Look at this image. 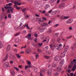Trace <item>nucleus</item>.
<instances>
[{
  "label": "nucleus",
  "mask_w": 76,
  "mask_h": 76,
  "mask_svg": "<svg viewBox=\"0 0 76 76\" xmlns=\"http://www.w3.org/2000/svg\"><path fill=\"white\" fill-rule=\"evenodd\" d=\"M71 64H74V65L73 66V68H72V70L74 72L76 69V59H74L71 62Z\"/></svg>",
  "instance_id": "f257e3e1"
},
{
  "label": "nucleus",
  "mask_w": 76,
  "mask_h": 76,
  "mask_svg": "<svg viewBox=\"0 0 76 76\" xmlns=\"http://www.w3.org/2000/svg\"><path fill=\"white\" fill-rule=\"evenodd\" d=\"M25 27H26V28H27V29H30V28L28 26V24H24L23 25V26H21L20 28V30H22V29H24L25 28Z\"/></svg>",
  "instance_id": "f03ea898"
},
{
  "label": "nucleus",
  "mask_w": 76,
  "mask_h": 76,
  "mask_svg": "<svg viewBox=\"0 0 76 76\" xmlns=\"http://www.w3.org/2000/svg\"><path fill=\"white\" fill-rule=\"evenodd\" d=\"M65 6V4L64 3H63L61 4H60L58 5V7L60 9H62L63 7Z\"/></svg>",
  "instance_id": "7ed1b4c3"
},
{
  "label": "nucleus",
  "mask_w": 76,
  "mask_h": 76,
  "mask_svg": "<svg viewBox=\"0 0 76 76\" xmlns=\"http://www.w3.org/2000/svg\"><path fill=\"white\" fill-rule=\"evenodd\" d=\"M9 66V63L8 62H5L4 65V67L5 68H6V67H8Z\"/></svg>",
  "instance_id": "20e7f679"
},
{
  "label": "nucleus",
  "mask_w": 76,
  "mask_h": 76,
  "mask_svg": "<svg viewBox=\"0 0 76 76\" xmlns=\"http://www.w3.org/2000/svg\"><path fill=\"white\" fill-rule=\"evenodd\" d=\"M52 73V69H49L48 71V76H51Z\"/></svg>",
  "instance_id": "39448f33"
},
{
  "label": "nucleus",
  "mask_w": 76,
  "mask_h": 76,
  "mask_svg": "<svg viewBox=\"0 0 76 76\" xmlns=\"http://www.w3.org/2000/svg\"><path fill=\"white\" fill-rule=\"evenodd\" d=\"M64 63V60L62 59L61 61L60 62V66H61L63 65V64Z\"/></svg>",
  "instance_id": "423d86ee"
},
{
  "label": "nucleus",
  "mask_w": 76,
  "mask_h": 76,
  "mask_svg": "<svg viewBox=\"0 0 76 76\" xmlns=\"http://www.w3.org/2000/svg\"><path fill=\"white\" fill-rule=\"evenodd\" d=\"M61 46H62V45L61 44L59 45V46H56V50H60V47H61Z\"/></svg>",
  "instance_id": "0eeeda50"
},
{
  "label": "nucleus",
  "mask_w": 76,
  "mask_h": 76,
  "mask_svg": "<svg viewBox=\"0 0 76 76\" xmlns=\"http://www.w3.org/2000/svg\"><path fill=\"white\" fill-rule=\"evenodd\" d=\"M73 22L72 20L69 19L66 21V23L67 24L71 23Z\"/></svg>",
  "instance_id": "6e6552de"
},
{
  "label": "nucleus",
  "mask_w": 76,
  "mask_h": 76,
  "mask_svg": "<svg viewBox=\"0 0 76 76\" xmlns=\"http://www.w3.org/2000/svg\"><path fill=\"white\" fill-rule=\"evenodd\" d=\"M26 37L28 39H31V34H28V36H26Z\"/></svg>",
  "instance_id": "1a4fd4ad"
},
{
  "label": "nucleus",
  "mask_w": 76,
  "mask_h": 76,
  "mask_svg": "<svg viewBox=\"0 0 76 76\" xmlns=\"http://www.w3.org/2000/svg\"><path fill=\"white\" fill-rule=\"evenodd\" d=\"M55 59L56 61H59L60 60V58L58 56H56L55 58Z\"/></svg>",
  "instance_id": "9d476101"
},
{
  "label": "nucleus",
  "mask_w": 76,
  "mask_h": 76,
  "mask_svg": "<svg viewBox=\"0 0 76 76\" xmlns=\"http://www.w3.org/2000/svg\"><path fill=\"white\" fill-rule=\"evenodd\" d=\"M46 39H44L43 41V42H46L47 40H48V42L49 41V39H50V38L48 37H47L46 38Z\"/></svg>",
  "instance_id": "9b49d317"
},
{
  "label": "nucleus",
  "mask_w": 76,
  "mask_h": 76,
  "mask_svg": "<svg viewBox=\"0 0 76 76\" xmlns=\"http://www.w3.org/2000/svg\"><path fill=\"white\" fill-rule=\"evenodd\" d=\"M10 50V45H9L7 46V51H9Z\"/></svg>",
  "instance_id": "f8f14e48"
},
{
  "label": "nucleus",
  "mask_w": 76,
  "mask_h": 76,
  "mask_svg": "<svg viewBox=\"0 0 76 76\" xmlns=\"http://www.w3.org/2000/svg\"><path fill=\"white\" fill-rule=\"evenodd\" d=\"M66 54V52H63L61 54V57H64L65 56V54Z\"/></svg>",
  "instance_id": "ddd939ff"
},
{
  "label": "nucleus",
  "mask_w": 76,
  "mask_h": 76,
  "mask_svg": "<svg viewBox=\"0 0 76 76\" xmlns=\"http://www.w3.org/2000/svg\"><path fill=\"white\" fill-rule=\"evenodd\" d=\"M1 25H0V27L1 28H2V27H4V26L5 25V23L2 22V23H1Z\"/></svg>",
  "instance_id": "4468645a"
},
{
  "label": "nucleus",
  "mask_w": 76,
  "mask_h": 76,
  "mask_svg": "<svg viewBox=\"0 0 76 76\" xmlns=\"http://www.w3.org/2000/svg\"><path fill=\"white\" fill-rule=\"evenodd\" d=\"M10 73L12 75H15V71H13V70H12V71H10Z\"/></svg>",
  "instance_id": "2eb2a0df"
},
{
  "label": "nucleus",
  "mask_w": 76,
  "mask_h": 76,
  "mask_svg": "<svg viewBox=\"0 0 76 76\" xmlns=\"http://www.w3.org/2000/svg\"><path fill=\"white\" fill-rule=\"evenodd\" d=\"M48 26V24L46 23H43L42 24V26Z\"/></svg>",
  "instance_id": "dca6fc26"
},
{
  "label": "nucleus",
  "mask_w": 76,
  "mask_h": 76,
  "mask_svg": "<svg viewBox=\"0 0 76 76\" xmlns=\"http://www.w3.org/2000/svg\"><path fill=\"white\" fill-rule=\"evenodd\" d=\"M61 66H59L57 68V71H58V72H60V71H61Z\"/></svg>",
  "instance_id": "f3484780"
},
{
  "label": "nucleus",
  "mask_w": 76,
  "mask_h": 76,
  "mask_svg": "<svg viewBox=\"0 0 76 76\" xmlns=\"http://www.w3.org/2000/svg\"><path fill=\"white\" fill-rule=\"evenodd\" d=\"M3 33L2 32H0V38H3Z\"/></svg>",
  "instance_id": "a211bd4d"
},
{
  "label": "nucleus",
  "mask_w": 76,
  "mask_h": 76,
  "mask_svg": "<svg viewBox=\"0 0 76 76\" xmlns=\"http://www.w3.org/2000/svg\"><path fill=\"white\" fill-rule=\"evenodd\" d=\"M21 40L18 39H17L15 40V42L16 43H18L19 42H20Z\"/></svg>",
  "instance_id": "6ab92c4d"
},
{
  "label": "nucleus",
  "mask_w": 76,
  "mask_h": 76,
  "mask_svg": "<svg viewBox=\"0 0 76 76\" xmlns=\"http://www.w3.org/2000/svg\"><path fill=\"white\" fill-rule=\"evenodd\" d=\"M50 5L49 4H47L46 5V6L45 7V9H48L49 7H50Z\"/></svg>",
  "instance_id": "aec40b11"
},
{
  "label": "nucleus",
  "mask_w": 76,
  "mask_h": 76,
  "mask_svg": "<svg viewBox=\"0 0 76 76\" xmlns=\"http://www.w3.org/2000/svg\"><path fill=\"white\" fill-rule=\"evenodd\" d=\"M15 55L17 56V58H20L21 57V56L20 55H19V54H15Z\"/></svg>",
  "instance_id": "412c9836"
},
{
  "label": "nucleus",
  "mask_w": 76,
  "mask_h": 76,
  "mask_svg": "<svg viewBox=\"0 0 76 76\" xmlns=\"http://www.w3.org/2000/svg\"><path fill=\"white\" fill-rule=\"evenodd\" d=\"M46 53L48 55H50V54H51V52L50 50H49L48 52H46Z\"/></svg>",
  "instance_id": "4be33fe9"
},
{
  "label": "nucleus",
  "mask_w": 76,
  "mask_h": 76,
  "mask_svg": "<svg viewBox=\"0 0 76 76\" xmlns=\"http://www.w3.org/2000/svg\"><path fill=\"white\" fill-rule=\"evenodd\" d=\"M26 63L28 64H31V61H29L28 60H27L26 61Z\"/></svg>",
  "instance_id": "5701e85b"
},
{
  "label": "nucleus",
  "mask_w": 76,
  "mask_h": 76,
  "mask_svg": "<svg viewBox=\"0 0 76 76\" xmlns=\"http://www.w3.org/2000/svg\"><path fill=\"white\" fill-rule=\"evenodd\" d=\"M48 46H46L44 48V50L45 51L47 52V50H48Z\"/></svg>",
  "instance_id": "b1692460"
},
{
  "label": "nucleus",
  "mask_w": 76,
  "mask_h": 76,
  "mask_svg": "<svg viewBox=\"0 0 76 76\" xmlns=\"http://www.w3.org/2000/svg\"><path fill=\"white\" fill-rule=\"evenodd\" d=\"M49 46H50V48H51V50H54V48L52 49V48H53V44L51 43V44L49 45Z\"/></svg>",
  "instance_id": "393cba45"
},
{
  "label": "nucleus",
  "mask_w": 76,
  "mask_h": 76,
  "mask_svg": "<svg viewBox=\"0 0 76 76\" xmlns=\"http://www.w3.org/2000/svg\"><path fill=\"white\" fill-rule=\"evenodd\" d=\"M5 9H10V8H12V7L9 6V7H6L5 6Z\"/></svg>",
  "instance_id": "a878e982"
},
{
  "label": "nucleus",
  "mask_w": 76,
  "mask_h": 76,
  "mask_svg": "<svg viewBox=\"0 0 76 76\" xmlns=\"http://www.w3.org/2000/svg\"><path fill=\"white\" fill-rule=\"evenodd\" d=\"M30 51H31V50H30L29 49H28L26 51V53L27 54H29V52H30Z\"/></svg>",
  "instance_id": "bb28decb"
},
{
  "label": "nucleus",
  "mask_w": 76,
  "mask_h": 76,
  "mask_svg": "<svg viewBox=\"0 0 76 76\" xmlns=\"http://www.w3.org/2000/svg\"><path fill=\"white\" fill-rule=\"evenodd\" d=\"M61 41V39H60V38H58L57 39L56 41L57 42H60V41Z\"/></svg>",
  "instance_id": "cd10ccee"
},
{
  "label": "nucleus",
  "mask_w": 76,
  "mask_h": 76,
  "mask_svg": "<svg viewBox=\"0 0 76 76\" xmlns=\"http://www.w3.org/2000/svg\"><path fill=\"white\" fill-rule=\"evenodd\" d=\"M56 1H57V0H50V3H54V2H55Z\"/></svg>",
  "instance_id": "c85d7f7f"
},
{
  "label": "nucleus",
  "mask_w": 76,
  "mask_h": 76,
  "mask_svg": "<svg viewBox=\"0 0 76 76\" xmlns=\"http://www.w3.org/2000/svg\"><path fill=\"white\" fill-rule=\"evenodd\" d=\"M56 66V63L54 62L53 63V67H55V66Z\"/></svg>",
  "instance_id": "c756f323"
},
{
  "label": "nucleus",
  "mask_w": 76,
  "mask_h": 76,
  "mask_svg": "<svg viewBox=\"0 0 76 76\" xmlns=\"http://www.w3.org/2000/svg\"><path fill=\"white\" fill-rule=\"evenodd\" d=\"M52 32V29H49L48 31V33H51Z\"/></svg>",
  "instance_id": "7c9ffc66"
},
{
  "label": "nucleus",
  "mask_w": 76,
  "mask_h": 76,
  "mask_svg": "<svg viewBox=\"0 0 76 76\" xmlns=\"http://www.w3.org/2000/svg\"><path fill=\"white\" fill-rule=\"evenodd\" d=\"M12 8H10V9H10V10H11V13H13V11L14 10V9L13 8H12Z\"/></svg>",
  "instance_id": "2f4dec72"
},
{
  "label": "nucleus",
  "mask_w": 76,
  "mask_h": 76,
  "mask_svg": "<svg viewBox=\"0 0 76 76\" xmlns=\"http://www.w3.org/2000/svg\"><path fill=\"white\" fill-rule=\"evenodd\" d=\"M36 59H37L39 57V55L38 54H36L35 55Z\"/></svg>",
  "instance_id": "473e14b6"
},
{
  "label": "nucleus",
  "mask_w": 76,
  "mask_h": 76,
  "mask_svg": "<svg viewBox=\"0 0 76 76\" xmlns=\"http://www.w3.org/2000/svg\"><path fill=\"white\" fill-rule=\"evenodd\" d=\"M14 69H15V70H16L17 71H19V69H18V68L15 67H14Z\"/></svg>",
  "instance_id": "72a5a7b5"
},
{
  "label": "nucleus",
  "mask_w": 76,
  "mask_h": 76,
  "mask_svg": "<svg viewBox=\"0 0 76 76\" xmlns=\"http://www.w3.org/2000/svg\"><path fill=\"white\" fill-rule=\"evenodd\" d=\"M14 29L16 30V31H18L19 30V27H15L14 28Z\"/></svg>",
  "instance_id": "f704fd0d"
},
{
  "label": "nucleus",
  "mask_w": 76,
  "mask_h": 76,
  "mask_svg": "<svg viewBox=\"0 0 76 76\" xmlns=\"http://www.w3.org/2000/svg\"><path fill=\"white\" fill-rule=\"evenodd\" d=\"M8 17L9 18H12V15H11V14H9L8 15Z\"/></svg>",
  "instance_id": "c9c22d12"
},
{
  "label": "nucleus",
  "mask_w": 76,
  "mask_h": 76,
  "mask_svg": "<svg viewBox=\"0 0 76 76\" xmlns=\"http://www.w3.org/2000/svg\"><path fill=\"white\" fill-rule=\"evenodd\" d=\"M2 47H3V44L0 42V48H2Z\"/></svg>",
  "instance_id": "e433bc0d"
},
{
  "label": "nucleus",
  "mask_w": 76,
  "mask_h": 76,
  "mask_svg": "<svg viewBox=\"0 0 76 76\" xmlns=\"http://www.w3.org/2000/svg\"><path fill=\"white\" fill-rule=\"evenodd\" d=\"M39 23L40 24H41L42 23V21L41 20H39Z\"/></svg>",
  "instance_id": "4c0bfd02"
},
{
  "label": "nucleus",
  "mask_w": 76,
  "mask_h": 76,
  "mask_svg": "<svg viewBox=\"0 0 76 76\" xmlns=\"http://www.w3.org/2000/svg\"><path fill=\"white\" fill-rule=\"evenodd\" d=\"M19 34H20V33H18L15 34L14 36H15V37H16V36H18V35H19Z\"/></svg>",
  "instance_id": "58836bf2"
},
{
  "label": "nucleus",
  "mask_w": 76,
  "mask_h": 76,
  "mask_svg": "<svg viewBox=\"0 0 76 76\" xmlns=\"http://www.w3.org/2000/svg\"><path fill=\"white\" fill-rule=\"evenodd\" d=\"M26 10V8H24L22 10V11L23 12H25V11Z\"/></svg>",
  "instance_id": "ea45409f"
},
{
  "label": "nucleus",
  "mask_w": 76,
  "mask_h": 76,
  "mask_svg": "<svg viewBox=\"0 0 76 76\" xmlns=\"http://www.w3.org/2000/svg\"><path fill=\"white\" fill-rule=\"evenodd\" d=\"M72 36H69L68 37H66V38L68 39H69V38H72Z\"/></svg>",
  "instance_id": "a19ab883"
},
{
  "label": "nucleus",
  "mask_w": 76,
  "mask_h": 76,
  "mask_svg": "<svg viewBox=\"0 0 76 76\" xmlns=\"http://www.w3.org/2000/svg\"><path fill=\"white\" fill-rule=\"evenodd\" d=\"M37 70H38V69H37L36 68H34V71L36 73H37Z\"/></svg>",
  "instance_id": "79ce46f5"
},
{
  "label": "nucleus",
  "mask_w": 76,
  "mask_h": 76,
  "mask_svg": "<svg viewBox=\"0 0 76 76\" xmlns=\"http://www.w3.org/2000/svg\"><path fill=\"white\" fill-rule=\"evenodd\" d=\"M73 46L74 48H76V43H75L74 44H73Z\"/></svg>",
  "instance_id": "37998d69"
},
{
  "label": "nucleus",
  "mask_w": 76,
  "mask_h": 76,
  "mask_svg": "<svg viewBox=\"0 0 76 76\" xmlns=\"http://www.w3.org/2000/svg\"><path fill=\"white\" fill-rule=\"evenodd\" d=\"M27 66L28 67V68H31V67H32V66L30 65H28Z\"/></svg>",
  "instance_id": "c03bdc74"
},
{
  "label": "nucleus",
  "mask_w": 76,
  "mask_h": 76,
  "mask_svg": "<svg viewBox=\"0 0 76 76\" xmlns=\"http://www.w3.org/2000/svg\"><path fill=\"white\" fill-rule=\"evenodd\" d=\"M54 74H55V76H58V72H57L56 73Z\"/></svg>",
  "instance_id": "a18cd8bd"
},
{
  "label": "nucleus",
  "mask_w": 76,
  "mask_h": 76,
  "mask_svg": "<svg viewBox=\"0 0 76 76\" xmlns=\"http://www.w3.org/2000/svg\"><path fill=\"white\" fill-rule=\"evenodd\" d=\"M34 36L36 38H37L38 37V34H34Z\"/></svg>",
  "instance_id": "49530a36"
},
{
  "label": "nucleus",
  "mask_w": 76,
  "mask_h": 76,
  "mask_svg": "<svg viewBox=\"0 0 76 76\" xmlns=\"http://www.w3.org/2000/svg\"><path fill=\"white\" fill-rule=\"evenodd\" d=\"M7 12L9 13H10V10L8 9L7 10Z\"/></svg>",
  "instance_id": "de8ad7c7"
},
{
  "label": "nucleus",
  "mask_w": 76,
  "mask_h": 76,
  "mask_svg": "<svg viewBox=\"0 0 76 76\" xmlns=\"http://www.w3.org/2000/svg\"><path fill=\"white\" fill-rule=\"evenodd\" d=\"M45 58H50V57L47 56H45Z\"/></svg>",
  "instance_id": "09e8293b"
},
{
  "label": "nucleus",
  "mask_w": 76,
  "mask_h": 76,
  "mask_svg": "<svg viewBox=\"0 0 76 76\" xmlns=\"http://www.w3.org/2000/svg\"><path fill=\"white\" fill-rule=\"evenodd\" d=\"M45 69H43L42 70V72L43 73H45Z\"/></svg>",
  "instance_id": "8fccbe9b"
},
{
  "label": "nucleus",
  "mask_w": 76,
  "mask_h": 76,
  "mask_svg": "<svg viewBox=\"0 0 76 76\" xmlns=\"http://www.w3.org/2000/svg\"><path fill=\"white\" fill-rule=\"evenodd\" d=\"M42 44H43V43H39V46H42Z\"/></svg>",
  "instance_id": "3c124183"
},
{
  "label": "nucleus",
  "mask_w": 76,
  "mask_h": 76,
  "mask_svg": "<svg viewBox=\"0 0 76 76\" xmlns=\"http://www.w3.org/2000/svg\"><path fill=\"white\" fill-rule=\"evenodd\" d=\"M52 42L53 43H55V42H56V40L55 39H53L52 40Z\"/></svg>",
  "instance_id": "603ef678"
},
{
  "label": "nucleus",
  "mask_w": 76,
  "mask_h": 76,
  "mask_svg": "<svg viewBox=\"0 0 76 76\" xmlns=\"http://www.w3.org/2000/svg\"><path fill=\"white\" fill-rule=\"evenodd\" d=\"M7 60V58H5L3 59V60L4 61H6V60Z\"/></svg>",
  "instance_id": "864d4df0"
},
{
  "label": "nucleus",
  "mask_w": 76,
  "mask_h": 76,
  "mask_svg": "<svg viewBox=\"0 0 76 76\" xmlns=\"http://www.w3.org/2000/svg\"><path fill=\"white\" fill-rule=\"evenodd\" d=\"M68 49H66V48H65V49H64V52H65V53H66V51H67V50Z\"/></svg>",
  "instance_id": "5fc2aeb1"
},
{
  "label": "nucleus",
  "mask_w": 76,
  "mask_h": 76,
  "mask_svg": "<svg viewBox=\"0 0 76 76\" xmlns=\"http://www.w3.org/2000/svg\"><path fill=\"white\" fill-rule=\"evenodd\" d=\"M16 8H17V10H20V8L19 7H16Z\"/></svg>",
  "instance_id": "6e6d98bb"
},
{
  "label": "nucleus",
  "mask_w": 76,
  "mask_h": 76,
  "mask_svg": "<svg viewBox=\"0 0 76 76\" xmlns=\"http://www.w3.org/2000/svg\"><path fill=\"white\" fill-rule=\"evenodd\" d=\"M69 17H64V19H68Z\"/></svg>",
  "instance_id": "4d7b16f0"
},
{
  "label": "nucleus",
  "mask_w": 76,
  "mask_h": 76,
  "mask_svg": "<svg viewBox=\"0 0 76 76\" xmlns=\"http://www.w3.org/2000/svg\"><path fill=\"white\" fill-rule=\"evenodd\" d=\"M37 38H35L34 39V41L35 42H37Z\"/></svg>",
  "instance_id": "13d9d810"
},
{
  "label": "nucleus",
  "mask_w": 76,
  "mask_h": 76,
  "mask_svg": "<svg viewBox=\"0 0 76 76\" xmlns=\"http://www.w3.org/2000/svg\"><path fill=\"white\" fill-rule=\"evenodd\" d=\"M38 52H41V51H42V50H41V49H38Z\"/></svg>",
  "instance_id": "bf43d9fd"
},
{
  "label": "nucleus",
  "mask_w": 76,
  "mask_h": 76,
  "mask_svg": "<svg viewBox=\"0 0 76 76\" xmlns=\"http://www.w3.org/2000/svg\"><path fill=\"white\" fill-rule=\"evenodd\" d=\"M69 30H72L73 29V28H72V27H70L69 28Z\"/></svg>",
  "instance_id": "052dcab7"
},
{
  "label": "nucleus",
  "mask_w": 76,
  "mask_h": 76,
  "mask_svg": "<svg viewBox=\"0 0 76 76\" xmlns=\"http://www.w3.org/2000/svg\"><path fill=\"white\" fill-rule=\"evenodd\" d=\"M18 67L20 69H22V66H21V65H19L18 66Z\"/></svg>",
  "instance_id": "680f3d73"
},
{
  "label": "nucleus",
  "mask_w": 76,
  "mask_h": 76,
  "mask_svg": "<svg viewBox=\"0 0 76 76\" xmlns=\"http://www.w3.org/2000/svg\"><path fill=\"white\" fill-rule=\"evenodd\" d=\"M2 12H4L5 10H4V8L3 7H2Z\"/></svg>",
  "instance_id": "e2e57ef3"
},
{
  "label": "nucleus",
  "mask_w": 76,
  "mask_h": 76,
  "mask_svg": "<svg viewBox=\"0 0 76 76\" xmlns=\"http://www.w3.org/2000/svg\"><path fill=\"white\" fill-rule=\"evenodd\" d=\"M42 13L44 14V13H45V10H44L42 12Z\"/></svg>",
  "instance_id": "0e129e2a"
},
{
  "label": "nucleus",
  "mask_w": 76,
  "mask_h": 76,
  "mask_svg": "<svg viewBox=\"0 0 76 76\" xmlns=\"http://www.w3.org/2000/svg\"><path fill=\"white\" fill-rule=\"evenodd\" d=\"M58 33H57L55 34V35H56V36H58Z\"/></svg>",
  "instance_id": "69168bd1"
},
{
  "label": "nucleus",
  "mask_w": 76,
  "mask_h": 76,
  "mask_svg": "<svg viewBox=\"0 0 76 76\" xmlns=\"http://www.w3.org/2000/svg\"><path fill=\"white\" fill-rule=\"evenodd\" d=\"M60 19H64V17H62L61 16V18H60Z\"/></svg>",
  "instance_id": "338daca9"
},
{
  "label": "nucleus",
  "mask_w": 76,
  "mask_h": 76,
  "mask_svg": "<svg viewBox=\"0 0 76 76\" xmlns=\"http://www.w3.org/2000/svg\"><path fill=\"white\" fill-rule=\"evenodd\" d=\"M5 58H8V54H7L6 56V57Z\"/></svg>",
  "instance_id": "774afa93"
}]
</instances>
